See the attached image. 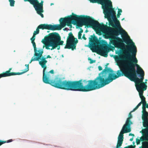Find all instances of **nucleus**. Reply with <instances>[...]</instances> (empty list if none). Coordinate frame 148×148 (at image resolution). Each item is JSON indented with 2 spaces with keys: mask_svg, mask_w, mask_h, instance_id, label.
Segmentation results:
<instances>
[{
  "mask_svg": "<svg viewBox=\"0 0 148 148\" xmlns=\"http://www.w3.org/2000/svg\"><path fill=\"white\" fill-rule=\"evenodd\" d=\"M41 42L45 45L46 49H49V47H52L50 49L51 50L56 49L58 46L62 45L64 42L63 41L61 40L60 36L57 32L49 34L45 36Z\"/></svg>",
  "mask_w": 148,
  "mask_h": 148,
  "instance_id": "nucleus-4",
  "label": "nucleus"
},
{
  "mask_svg": "<svg viewBox=\"0 0 148 148\" xmlns=\"http://www.w3.org/2000/svg\"><path fill=\"white\" fill-rule=\"evenodd\" d=\"M10 3V5L12 7L14 6L15 1L14 0H8Z\"/></svg>",
  "mask_w": 148,
  "mask_h": 148,
  "instance_id": "nucleus-20",
  "label": "nucleus"
},
{
  "mask_svg": "<svg viewBox=\"0 0 148 148\" xmlns=\"http://www.w3.org/2000/svg\"><path fill=\"white\" fill-rule=\"evenodd\" d=\"M130 127L124 125L123 126L121 130V131L118 137L124 138L123 134L125 133L130 132L131 131Z\"/></svg>",
  "mask_w": 148,
  "mask_h": 148,
  "instance_id": "nucleus-12",
  "label": "nucleus"
},
{
  "mask_svg": "<svg viewBox=\"0 0 148 148\" xmlns=\"http://www.w3.org/2000/svg\"><path fill=\"white\" fill-rule=\"evenodd\" d=\"M130 46L125 45L124 51H120L119 56L114 58L120 70L117 71L116 75L110 68L106 67L94 80H90L89 91L103 87L119 77L124 76L135 82H144L145 75L142 69L138 64L136 56L137 49L134 43L129 39Z\"/></svg>",
  "mask_w": 148,
  "mask_h": 148,
  "instance_id": "nucleus-1",
  "label": "nucleus"
},
{
  "mask_svg": "<svg viewBox=\"0 0 148 148\" xmlns=\"http://www.w3.org/2000/svg\"><path fill=\"white\" fill-rule=\"evenodd\" d=\"M90 38H89V42L92 43L91 46L93 49H92L93 52H97V49L95 45H99L100 47L102 48V50H98V53L104 57H106L108 56V53L109 51L108 47L105 46L104 45H101L102 42L99 41L96 36L93 34V35L90 36Z\"/></svg>",
  "mask_w": 148,
  "mask_h": 148,
  "instance_id": "nucleus-5",
  "label": "nucleus"
},
{
  "mask_svg": "<svg viewBox=\"0 0 148 148\" xmlns=\"http://www.w3.org/2000/svg\"><path fill=\"white\" fill-rule=\"evenodd\" d=\"M124 138L118 137V140L116 146V148H119L122 145ZM124 148H134V147L131 145L127 147H125Z\"/></svg>",
  "mask_w": 148,
  "mask_h": 148,
  "instance_id": "nucleus-15",
  "label": "nucleus"
},
{
  "mask_svg": "<svg viewBox=\"0 0 148 148\" xmlns=\"http://www.w3.org/2000/svg\"><path fill=\"white\" fill-rule=\"evenodd\" d=\"M108 64H107V65H108Z\"/></svg>",
  "mask_w": 148,
  "mask_h": 148,
  "instance_id": "nucleus-47",
  "label": "nucleus"
},
{
  "mask_svg": "<svg viewBox=\"0 0 148 148\" xmlns=\"http://www.w3.org/2000/svg\"><path fill=\"white\" fill-rule=\"evenodd\" d=\"M98 69L99 71H101L102 69V67L100 66H98Z\"/></svg>",
  "mask_w": 148,
  "mask_h": 148,
  "instance_id": "nucleus-34",
  "label": "nucleus"
},
{
  "mask_svg": "<svg viewBox=\"0 0 148 148\" xmlns=\"http://www.w3.org/2000/svg\"><path fill=\"white\" fill-rule=\"evenodd\" d=\"M25 66L26 67V68L24 70V71L21 72H17V73H14V72H12L10 73V71L12 69V68H10L9 69V70L8 71H6L5 72L3 73V74L5 76L7 77L9 76L12 75H20L22 74L23 73H24L27 71H28L29 70V64H25Z\"/></svg>",
  "mask_w": 148,
  "mask_h": 148,
  "instance_id": "nucleus-9",
  "label": "nucleus"
},
{
  "mask_svg": "<svg viewBox=\"0 0 148 148\" xmlns=\"http://www.w3.org/2000/svg\"><path fill=\"white\" fill-rule=\"evenodd\" d=\"M53 3H51V5H53Z\"/></svg>",
  "mask_w": 148,
  "mask_h": 148,
  "instance_id": "nucleus-42",
  "label": "nucleus"
},
{
  "mask_svg": "<svg viewBox=\"0 0 148 148\" xmlns=\"http://www.w3.org/2000/svg\"><path fill=\"white\" fill-rule=\"evenodd\" d=\"M124 18H123L122 19V20H124Z\"/></svg>",
  "mask_w": 148,
  "mask_h": 148,
  "instance_id": "nucleus-44",
  "label": "nucleus"
},
{
  "mask_svg": "<svg viewBox=\"0 0 148 148\" xmlns=\"http://www.w3.org/2000/svg\"><path fill=\"white\" fill-rule=\"evenodd\" d=\"M129 136H134V134H132V133H130L129 134Z\"/></svg>",
  "mask_w": 148,
  "mask_h": 148,
  "instance_id": "nucleus-39",
  "label": "nucleus"
},
{
  "mask_svg": "<svg viewBox=\"0 0 148 148\" xmlns=\"http://www.w3.org/2000/svg\"><path fill=\"white\" fill-rule=\"evenodd\" d=\"M36 10V11L38 14L40 15L42 18L44 17L43 14H42L43 12V9H35Z\"/></svg>",
  "mask_w": 148,
  "mask_h": 148,
  "instance_id": "nucleus-19",
  "label": "nucleus"
},
{
  "mask_svg": "<svg viewBox=\"0 0 148 148\" xmlns=\"http://www.w3.org/2000/svg\"><path fill=\"white\" fill-rule=\"evenodd\" d=\"M6 141H2L0 140V146L3 144L6 143Z\"/></svg>",
  "mask_w": 148,
  "mask_h": 148,
  "instance_id": "nucleus-27",
  "label": "nucleus"
},
{
  "mask_svg": "<svg viewBox=\"0 0 148 148\" xmlns=\"http://www.w3.org/2000/svg\"><path fill=\"white\" fill-rule=\"evenodd\" d=\"M142 113L148 112L146 110V108L145 107H144V106H142Z\"/></svg>",
  "mask_w": 148,
  "mask_h": 148,
  "instance_id": "nucleus-21",
  "label": "nucleus"
},
{
  "mask_svg": "<svg viewBox=\"0 0 148 148\" xmlns=\"http://www.w3.org/2000/svg\"><path fill=\"white\" fill-rule=\"evenodd\" d=\"M82 34L81 33H80L79 32H78V39H81V36Z\"/></svg>",
  "mask_w": 148,
  "mask_h": 148,
  "instance_id": "nucleus-25",
  "label": "nucleus"
},
{
  "mask_svg": "<svg viewBox=\"0 0 148 148\" xmlns=\"http://www.w3.org/2000/svg\"><path fill=\"white\" fill-rule=\"evenodd\" d=\"M145 81H147V79H146V80H145Z\"/></svg>",
  "mask_w": 148,
  "mask_h": 148,
  "instance_id": "nucleus-45",
  "label": "nucleus"
},
{
  "mask_svg": "<svg viewBox=\"0 0 148 148\" xmlns=\"http://www.w3.org/2000/svg\"><path fill=\"white\" fill-rule=\"evenodd\" d=\"M35 39V36L33 35L32 37L31 38V42L34 41V40Z\"/></svg>",
  "mask_w": 148,
  "mask_h": 148,
  "instance_id": "nucleus-24",
  "label": "nucleus"
},
{
  "mask_svg": "<svg viewBox=\"0 0 148 148\" xmlns=\"http://www.w3.org/2000/svg\"><path fill=\"white\" fill-rule=\"evenodd\" d=\"M32 43V44L33 46L34 49V53H35V55L36 56V55H38V53H39V52L40 51V52L42 51L43 53V49H39L38 50L37 49V48L36 47V44L34 42H34H31Z\"/></svg>",
  "mask_w": 148,
  "mask_h": 148,
  "instance_id": "nucleus-18",
  "label": "nucleus"
},
{
  "mask_svg": "<svg viewBox=\"0 0 148 148\" xmlns=\"http://www.w3.org/2000/svg\"><path fill=\"white\" fill-rule=\"evenodd\" d=\"M142 118L143 127H146L148 125V112L143 113Z\"/></svg>",
  "mask_w": 148,
  "mask_h": 148,
  "instance_id": "nucleus-14",
  "label": "nucleus"
},
{
  "mask_svg": "<svg viewBox=\"0 0 148 148\" xmlns=\"http://www.w3.org/2000/svg\"><path fill=\"white\" fill-rule=\"evenodd\" d=\"M48 58H51V57L50 55H48L47 56V57L46 58V59Z\"/></svg>",
  "mask_w": 148,
  "mask_h": 148,
  "instance_id": "nucleus-37",
  "label": "nucleus"
},
{
  "mask_svg": "<svg viewBox=\"0 0 148 148\" xmlns=\"http://www.w3.org/2000/svg\"><path fill=\"white\" fill-rule=\"evenodd\" d=\"M142 145L143 146H146L148 147V142H144L142 143Z\"/></svg>",
  "mask_w": 148,
  "mask_h": 148,
  "instance_id": "nucleus-22",
  "label": "nucleus"
},
{
  "mask_svg": "<svg viewBox=\"0 0 148 148\" xmlns=\"http://www.w3.org/2000/svg\"><path fill=\"white\" fill-rule=\"evenodd\" d=\"M123 44L124 45V44H123Z\"/></svg>",
  "mask_w": 148,
  "mask_h": 148,
  "instance_id": "nucleus-46",
  "label": "nucleus"
},
{
  "mask_svg": "<svg viewBox=\"0 0 148 148\" xmlns=\"http://www.w3.org/2000/svg\"><path fill=\"white\" fill-rule=\"evenodd\" d=\"M40 29H47L52 30H60L62 28V26L60 25H53L51 24H41L39 25Z\"/></svg>",
  "mask_w": 148,
  "mask_h": 148,
  "instance_id": "nucleus-7",
  "label": "nucleus"
},
{
  "mask_svg": "<svg viewBox=\"0 0 148 148\" xmlns=\"http://www.w3.org/2000/svg\"><path fill=\"white\" fill-rule=\"evenodd\" d=\"M141 100V101L140 102L138 105L134 108L132 110V111H135L142 104L143 106L145 107L146 108H148V104L147 103L146 101L145 98L144 96L140 97Z\"/></svg>",
  "mask_w": 148,
  "mask_h": 148,
  "instance_id": "nucleus-11",
  "label": "nucleus"
},
{
  "mask_svg": "<svg viewBox=\"0 0 148 148\" xmlns=\"http://www.w3.org/2000/svg\"><path fill=\"white\" fill-rule=\"evenodd\" d=\"M46 58L41 56L40 59L41 60L39 62V64L43 69L42 80L44 83L49 84L56 88L66 90L84 92L89 91L90 80L86 82L87 84L84 86H83L82 82V79L79 81H72L63 80L60 78H57L54 80H51L52 76L50 73L53 74L54 71L51 70L49 72H46L47 68L46 64L47 62L46 60Z\"/></svg>",
  "mask_w": 148,
  "mask_h": 148,
  "instance_id": "nucleus-3",
  "label": "nucleus"
},
{
  "mask_svg": "<svg viewBox=\"0 0 148 148\" xmlns=\"http://www.w3.org/2000/svg\"><path fill=\"white\" fill-rule=\"evenodd\" d=\"M83 32V30L81 28L80 29V31L79 32L80 33H82Z\"/></svg>",
  "mask_w": 148,
  "mask_h": 148,
  "instance_id": "nucleus-36",
  "label": "nucleus"
},
{
  "mask_svg": "<svg viewBox=\"0 0 148 148\" xmlns=\"http://www.w3.org/2000/svg\"><path fill=\"white\" fill-rule=\"evenodd\" d=\"M136 142L137 145L140 144V140L138 138L136 139Z\"/></svg>",
  "mask_w": 148,
  "mask_h": 148,
  "instance_id": "nucleus-26",
  "label": "nucleus"
},
{
  "mask_svg": "<svg viewBox=\"0 0 148 148\" xmlns=\"http://www.w3.org/2000/svg\"><path fill=\"white\" fill-rule=\"evenodd\" d=\"M40 29V27H39V26H38V27L37 28L36 31H37V32H38L39 33Z\"/></svg>",
  "mask_w": 148,
  "mask_h": 148,
  "instance_id": "nucleus-29",
  "label": "nucleus"
},
{
  "mask_svg": "<svg viewBox=\"0 0 148 148\" xmlns=\"http://www.w3.org/2000/svg\"><path fill=\"white\" fill-rule=\"evenodd\" d=\"M121 14V13H118L117 14V17L119 18L120 17V16Z\"/></svg>",
  "mask_w": 148,
  "mask_h": 148,
  "instance_id": "nucleus-35",
  "label": "nucleus"
},
{
  "mask_svg": "<svg viewBox=\"0 0 148 148\" xmlns=\"http://www.w3.org/2000/svg\"><path fill=\"white\" fill-rule=\"evenodd\" d=\"M38 34L39 33L38 32H37V31H34V32L33 33V35L35 36H36V34Z\"/></svg>",
  "mask_w": 148,
  "mask_h": 148,
  "instance_id": "nucleus-30",
  "label": "nucleus"
},
{
  "mask_svg": "<svg viewBox=\"0 0 148 148\" xmlns=\"http://www.w3.org/2000/svg\"><path fill=\"white\" fill-rule=\"evenodd\" d=\"M30 1V3L33 5L35 9H43V1H41L40 3L38 2V0H32Z\"/></svg>",
  "mask_w": 148,
  "mask_h": 148,
  "instance_id": "nucleus-10",
  "label": "nucleus"
},
{
  "mask_svg": "<svg viewBox=\"0 0 148 148\" xmlns=\"http://www.w3.org/2000/svg\"><path fill=\"white\" fill-rule=\"evenodd\" d=\"M118 10V13H121L122 12V10L121 9H119Z\"/></svg>",
  "mask_w": 148,
  "mask_h": 148,
  "instance_id": "nucleus-33",
  "label": "nucleus"
},
{
  "mask_svg": "<svg viewBox=\"0 0 148 148\" xmlns=\"http://www.w3.org/2000/svg\"><path fill=\"white\" fill-rule=\"evenodd\" d=\"M43 54L42 51L40 52V51L39 52V53H38V55L35 56V53L34 54V57H33L30 61L29 62V64L31 63L33 61H39L40 60V58H41V56H42V54Z\"/></svg>",
  "mask_w": 148,
  "mask_h": 148,
  "instance_id": "nucleus-16",
  "label": "nucleus"
},
{
  "mask_svg": "<svg viewBox=\"0 0 148 148\" xmlns=\"http://www.w3.org/2000/svg\"><path fill=\"white\" fill-rule=\"evenodd\" d=\"M88 60H90V64H92L93 63H95L96 62L95 60H92L89 58H88Z\"/></svg>",
  "mask_w": 148,
  "mask_h": 148,
  "instance_id": "nucleus-23",
  "label": "nucleus"
},
{
  "mask_svg": "<svg viewBox=\"0 0 148 148\" xmlns=\"http://www.w3.org/2000/svg\"><path fill=\"white\" fill-rule=\"evenodd\" d=\"M78 42V40L77 38H75L72 33L70 32L69 34L66 41V45L64 48L71 49L72 50H73L74 49H76V44Z\"/></svg>",
  "mask_w": 148,
  "mask_h": 148,
  "instance_id": "nucleus-6",
  "label": "nucleus"
},
{
  "mask_svg": "<svg viewBox=\"0 0 148 148\" xmlns=\"http://www.w3.org/2000/svg\"><path fill=\"white\" fill-rule=\"evenodd\" d=\"M59 21L62 28L66 25L71 27L72 24L76 25L78 27L85 25L87 27H91L93 29L97 28L104 29L107 27L106 32L105 34V38H109L112 45L117 48H120L122 41L121 38L114 36H117L119 34H123L128 36L127 33L121 27L120 24V25H118L115 27H114V28L107 27L103 24L101 25L97 21L95 20L89 16H78L72 13V15L64 18H61Z\"/></svg>",
  "mask_w": 148,
  "mask_h": 148,
  "instance_id": "nucleus-2",
  "label": "nucleus"
},
{
  "mask_svg": "<svg viewBox=\"0 0 148 148\" xmlns=\"http://www.w3.org/2000/svg\"><path fill=\"white\" fill-rule=\"evenodd\" d=\"M25 2H26V1H28L30 3V1H31L32 0H23Z\"/></svg>",
  "mask_w": 148,
  "mask_h": 148,
  "instance_id": "nucleus-38",
  "label": "nucleus"
},
{
  "mask_svg": "<svg viewBox=\"0 0 148 148\" xmlns=\"http://www.w3.org/2000/svg\"><path fill=\"white\" fill-rule=\"evenodd\" d=\"M124 42H125L127 44V42H126V41H124Z\"/></svg>",
  "mask_w": 148,
  "mask_h": 148,
  "instance_id": "nucleus-43",
  "label": "nucleus"
},
{
  "mask_svg": "<svg viewBox=\"0 0 148 148\" xmlns=\"http://www.w3.org/2000/svg\"><path fill=\"white\" fill-rule=\"evenodd\" d=\"M140 132H141L143 136L140 138L141 141L145 140L148 141V129H143Z\"/></svg>",
  "mask_w": 148,
  "mask_h": 148,
  "instance_id": "nucleus-13",
  "label": "nucleus"
},
{
  "mask_svg": "<svg viewBox=\"0 0 148 148\" xmlns=\"http://www.w3.org/2000/svg\"><path fill=\"white\" fill-rule=\"evenodd\" d=\"M57 47V49L58 50H59L60 49V47L59 46H58Z\"/></svg>",
  "mask_w": 148,
  "mask_h": 148,
  "instance_id": "nucleus-40",
  "label": "nucleus"
},
{
  "mask_svg": "<svg viewBox=\"0 0 148 148\" xmlns=\"http://www.w3.org/2000/svg\"><path fill=\"white\" fill-rule=\"evenodd\" d=\"M133 137H132V138H130V140L131 141H133Z\"/></svg>",
  "mask_w": 148,
  "mask_h": 148,
  "instance_id": "nucleus-41",
  "label": "nucleus"
},
{
  "mask_svg": "<svg viewBox=\"0 0 148 148\" xmlns=\"http://www.w3.org/2000/svg\"><path fill=\"white\" fill-rule=\"evenodd\" d=\"M6 141V143H10V142H11L12 141V139H10V140H8L7 141Z\"/></svg>",
  "mask_w": 148,
  "mask_h": 148,
  "instance_id": "nucleus-32",
  "label": "nucleus"
},
{
  "mask_svg": "<svg viewBox=\"0 0 148 148\" xmlns=\"http://www.w3.org/2000/svg\"><path fill=\"white\" fill-rule=\"evenodd\" d=\"M5 77L3 73L0 74V78L2 77Z\"/></svg>",
  "mask_w": 148,
  "mask_h": 148,
  "instance_id": "nucleus-28",
  "label": "nucleus"
},
{
  "mask_svg": "<svg viewBox=\"0 0 148 148\" xmlns=\"http://www.w3.org/2000/svg\"><path fill=\"white\" fill-rule=\"evenodd\" d=\"M133 112L134 111H132V110L129 113V116L127 118L125 123L124 124L128 126V127H130L131 125L132 124V122L130 121V119L132 117V115L131 114V113Z\"/></svg>",
  "mask_w": 148,
  "mask_h": 148,
  "instance_id": "nucleus-17",
  "label": "nucleus"
},
{
  "mask_svg": "<svg viewBox=\"0 0 148 148\" xmlns=\"http://www.w3.org/2000/svg\"><path fill=\"white\" fill-rule=\"evenodd\" d=\"M135 82L136 89L139 92L140 97L143 96V91L146 90L147 88V86L145 84H146L147 82Z\"/></svg>",
  "mask_w": 148,
  "mask_h": 148,
  "instance_id": "nucleus-8",
  "label": "nucleus"
},
{
  "mask_svg": "<svg viewBox=\"0 0 148 148\" xmlns=\"http://www.w3.org/2000/svg\"><path fill=\"white\" fill-rule=\"evenodd\" d=\"M82 38H83L84 40H86V38L85 37V34H84L82 36Z\"/></svg>",
  "mask_w": 148,
  "mask_h": 148,
  "instance_id": "nucleus-31",
  "label": "nucleus"
}]
</instances>
